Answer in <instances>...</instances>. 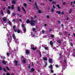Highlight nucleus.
I'll return each mask as SVG.
<instances>
[{"mask_svg":"<svg viewBox=\"0 0 75 75\" xmlns=\"http://www.w3.org/2000/svg\"><path fill=\"white\" fill-rule=\"evenodd\" d=\"M37 23V21H36V20L33 21V20H32L30 22V24H31V25L34 26V25H35V23Z\"/></svg>","mask_w":75,"mask_h":75,"instance_id":"nucleus-1","label":"nucleus"},{"mask_svg":"<svg viewBox=\"0 0 75 75\" xmlns=\"http://www.w3.org/2000/svg\"><path fill=\"white\" fill-rule=\"evenodd\" d=\"M31 48L32 50H35L37 49V48H34V45H31Z\"/></svg>","mask_w":75,"mask_h":75,"instance_id":"nucleus-2","label":"nucleus"},{"mask_svg":"<svg viewBox=\"0 0 75 75\" xmlns=\"http://www.w3.org/2000/svg\"><path fill=\"white\" fill-rule=\"evenodd\" d=\"M16 43H17L18 44H19V41H18V39H16V40H14Z\"/></svg>","mask_w":75,"mask_h":75,"instance_id":"nucleus-3","label":"nucleus"},{"mask_svg":"<svg viewBox=\"0 0 75 75\" xmlns=\"http://www.w3.org/2000/svg\"><path fill=\"white\" fill-rule=\"evenodd\" d=\"M12 36H13V39H14V40H16V36H15V34H13Z\"/></svg>","mask_w":75,"mask_h":75,"instance_id":"nucleus-4","label":"nucleus"},{"mask_svg":"<svg viewBox=\"0 0 75 75\" xmlns=\"http://www.w3.org/2000/svg\"><path fill=\"white\" fill-rule=\"evenodd\" d=\"M35 7L36 8L37 10H39V8H38V6H37V2H35Z\"/></svg>","mask_w":75,"mask_h":75,"instance_id":"nucleus-5","label":"nucleus"},{"mask_svg":"<svg viewBox=\"0 0 75 75\" xmlns=\"http://www.w3.org/2000/svg\"><path fill=\"white\" fill-rule=\"evenodd\" d=\"M2 63L4 64V65H6V62L5 61V60H2Z\"/></svg>","mask_w":75,"mask_h":75,"instance_id":"nucleus-6","label":"nucleus"},{"mask_svg":"<svg viewBox=\"0 0 75 75\" xmlns=\"http://www.w3.org/2000/svg\"><path fill=\"white\" fill-rule=\"evenodd\" d=\"M15 28H16V25H14L13 26V30L15 32H17V30H16L15 29Z\"/></svg>","mask_w":75,"mask_h":75,"instance_id":"nucleus-7","label":"nucleus"},{"mask_svg":"<svg viewBox=\"0 0 75 75\" xmlns=\"http://www.w3.org/2000/svg\"><path fill=\"white\" fill-rule=\"evenodd\" d=\"M52 59H51V58H50L49 59V61L50 63H52Z\"/></svg>","mask_w":75,"mask_h":75,"instance_id":"nucleus-8","label":"nucleus"},{"mask_svg":"<svg viewBox=\"0 0 75 75\" xmlns=\"http://www.w3.org/2000/svg\"><path fill=\"white\" fill-rule=\"evenodd\" d=\"M3 21L4 22L7 21V18H3Z\"/></svg>","mask_w":75,"mask_h":75,"instance_id":"nucleus-9","label":"nucleus"},{"mask_svg":"<svg viewBox=\"0 0 75 75\" xmlns=\"http://www.w3.org/2000/svg\"><path fill=\"white\" fill-rule=\"evenodd\" d=\"M37 52H38V53L39 54L40 57L41 58V52L39 50H37Z\"/></svg>","mask_w":75,"mask_h":75,"instance_id":"nucleus-10","label":"nucleus"},{"mask_svg":"<svg viewBox=\"0 0 75 75\" xmlns=\"http://www.w3.org/2000/svg\"><path fill=\"white\" fill-rule=\"evenodd\" d=\"M35 71V69H34L33 68H32L31 69V71H30V72H34Z\"/></svg>","mask_w":75,"mask_h":75,"instance_id":"nucleus-11","label":"nucleus"},{"mask_svg":"<svg viewBox=\"0 0 75 75\" xmlns=\"http://www.w3.org/2000/svg\"><path fill=\"white\" fill-rule=\"evenodd\" d=\"M49 68H50L51 69H52V64H50V66H49Z\"/></svg>","mask_w":75,"mask_h":75,"instance_id":"nucleus-12","label":"nucleus"},{"mask_svg":"<svg viewBox=\"0 0 75 75\" xmlns=\"http://www.w3.org/2000/svg\"><path fill=\"white\" fill-rule=\"evenodd\" d=\"M30 21L29 20L27 19V20H26V23H27V24H29V23H30Z\"/></svg>","mask_w":75,"mask_h":75,"instance_id":"nucleus-13","label":"nucleus"},{"mask_svg":"<svg viewBox=\"0 0 75 75\" xmlns=\"http://www.w3.org/2000/svg\"><path fill=\"white\" fill-rule=\"evenodd\" d=\"M56 13L59 14H61V12H60L59 11H56Z\"/></svg>","mask_w":75,"mask_h":75,"instance_id":"nucleus-14","label":"nucleus"},{"mask_svg":"<svg viewBox=\"0 0 75 75\" xmlns=\"http://www.w3.org/2000/svg\"><path fill=\"white\" fill-rule=\"evenodd\" d=\"M12 4H16V2L15 1L13 0V1H12Z\"/></svg>","mask_w":75,"mask_h":75,"instance_id":"nucleus-15","label":"nucleus"},{"mask_svg":"<svg viewBox=\"0 0 75 75\" xmlns=\"http://www.w3.org/2000/svg\"><path fill=\"white\" fill-rule=\"evenodd\" d=\"M23 5L24 6V7L25 8H27V5L26 4L24 3L23 4Z\"/></svg>","mask_w":75,"mask_h":75,"instance_id":"nucleus-16","label":"nucleus"},{"mask_svg":"<svg viewBox=\"0 0 75 75\" xmlns=\"http://www.w3.org/2000/svg\"><path fill=\"white\" fill-rule=\"evenodd\" d=\"M22 61L23 64H25L26 62V61L25 60V59H24Z\"/></svg>","mask_w":75,"mask_h":75,"instance_id":"nucleus-17","label":"nucleus"},{"mask_svg":"<svg viewBox=\"0 0 75 75\" xmlns=\"http://www.w3.org/2000/svg\"><path fill=\"white\" fill-rule=\"evenodd\" d=\"M23 31L24 32V33H25L26 32V28H24L23 29Z\"/></svg>","mask_w":75,"mask_h":75,"instance_id":"nucleus-18","label":"nucleus"},{"mask_svg":"<svg viewBox=\"0 0 75 75\" xmlns=\"http://www.w3.org/2000/svg\"><path fill=\"white\" fill-rule=\"evenodd\" d=\"M18 11L20 12V7H18Z\"/></svg>","mask_w":75,"mask_h":75,"instance_id":"nucleus-19","label":"nucleus"},{"mask_svg":"<svg viewBox=\"0 0 75 75\" xmlns=\"http://www.w3.org/2000/svg\"><path fill=\"white\" fill-rule=\"evenodd\" d=\"M56 6L58 7V8H59V9L61 8V7H59V4H57L56 5Z\"/></svg>","mask_w":75,"mask_h":75,"instance_id":"nucleus-20","label":"nucleus"},{"mask_svg":"<svg viewBox=\"0 0 75 75\" xmlns=\"http://www.w3.org/2000/svg\"><path fill=\"white\" fill-rule=\"evenodd\" d=\"M7 13H8V14H10V10H9L8 9L7 10Z\"/></svg>","mask_w":75,"mask_h":75,"instance_id":"nucleus-21","label":"nucleus"},{"mask_svg":"<svg viewBox=\"0 0 75 75\" xmlns=\"http://www.w3.org/2000/svg\"><path fill=\"white\" fill-rule=\"evenodd\" d=\"M50 45H53V42H52V41H50Z\"/></svg>","mask_w":75,"mask_h":75,"instance_id":"nucleus-22","label":"nucleus"},{"mask_svg":"<svg viewBox=\"0 0 75 75\" xmlns=\"http://www.w3.org/2000/svg\"><path fill=\"white\" fill-rule=\"evenodd\" d=\"M1 13L2 15H4V13H3V10H1Z\"/></svg>","mask_w":75,"mask_h":75,"instance_id":"nucleus-23","label":"nucleus"},{"mask_svg":"<svg viewBox=\"0 0 75 75\" xmlns=\"http://www.w3.org/2000/svg\"><path fill=\"white\" fill-rule=\"evenodd\" d=\"M45 65H44V67H46V66H47V62H45Z\"/></svg>","mask_w":75,"mask_h":75,"instance_id":"nucleus-24","label":"nucleus"},{"mask_svg":"<svg viewBox=\"0 0 75 75\" xmlns=\"http://www.w3.org/2000/svg\"><path fill=\"white\" fill-rule=\"evenodd\" d=\"M8 24L10 25H11V21H8Z\"/></svg>","mask_w":75,"mask_h":75,"instance_id":"nucleus-25","label":"nucleus"},{"mask_svg":"<svg viewBox=\"0 0 75 75\" xmlns=\"http://www.w3.org/2000/svg\"><path fill=\"white\" fill-rule=\"evenodd\" d=\"M22 9L23 10V11L25 12V13L26 12L25 11V9H24V7H23V6L22 7Z\"/></svg>","mask_w":75,"mask_h":75,"instance_id":"nucleus-26","label":"nucleus"},{"mask_svg":"<svg viewBox=\"0 0 75 75\" xmlns=\"http://www.w3.org/2000/svg\"><path fill=\"white\" fill-rule=\"evenodd\" d=\"M43 59L44 61H47V58L46 57H44L43 58Z\"/></svg>","mask_w":75,"mask_h":75,"instance_id":"nucleus-27","label":"nucleus"},{"mask_svg":"<svg viewBox=\"0 0 75 75\" xmlns=\"http://www.w3.org/2000/svg\"><path fill=\"white\" fill-rule=\"evenodd\" d=\"M26 54H29V50H27L26 51Z\"/></svg>","mask_w":75,"mask_h":75,"instance_id":"nucleus-28","label":"nucleus"},{"mask_svg":"<svg viewBox=\"0 0 75 75\" xmlns=\"http://www.w3.org/2000/svg\"><path fill=\"white\" fill-rule=\"evenodd\" d=\"M21 27H22V28H24L25 27V25H24V24H22L21 25Z\"/></svg>","mask_w":75,"mask_h":75,"instance_id":"nucleus-29","label":"nucleus"},{"mask_svg":"<svg viewBox=\"0 0 75 75\" xmlns=\"http://www.w3.org/2000/svg\"><path fill=\"white\" fill-rule=\"evenodd\" d=\"M72 9H70V11H69V14H71V12H72Z\"/></svg>","mask_w":75,"mask_h":75,"instance_id":"nucleus-30","label":"nucleus"},{"mask_svg":"<svg viewBox=\"0 0 75 75\" xmlns=\"http://www.w3.org/2000/svg\"><path fill=\"white\" fill-rule=\"evenodd\" d=\"M18 33H20V30L18 29V30H17Z\"/></svg>","mask_w":75,"mask_h":75,"instance_id":"nucleus-31","label":"nucleus"},{"mask_svg":"<svg viewBox=\"0 0 75 75\" xmlns=\"http://www.w3.org/2000/svg\"><path fill=\"white\" fill-rule=\"evenodd\" d=\"M51 37H52V38H54V35L52 34L51 35Z\"/></svg>","mask_w":75,"mask_h":75,"instance_id":"nucleus-32","label":"nucleus"},{"mask_svg":"<svg viewBox=\"0 0 75 75\" xmlns=\"http://www.w3.org/2000/svg\"><path fill=\"white\" fill-rule=\"evenodd\" d=\"M14 62H15V64H16V65H17V64L18 63V61H15Z\"/></svg>","mask_w":75,"mask_h":75,"instance_id":"nucleus-33","label":"nucleus"},{"mask_svg":"<svg viewBox=\"0 0 75 75\" xmlns=\"http://www.w3.org/2000/svg\"><path fill=\"white\" fill-rule=\"evenodd\" d=\"M57 42L59 43V44H61V40H57Z\"/></svg>","mask_w":75,"mask_h":75,"instance_id":"nucleus-34","label":"nucleus"},{"mask_svg":"<svg viewBox=\"0 0 75 75\" xmlns=\"http://www.w3.org/2000/svg\"><path fill=\"white\" fill-rule=\"evenodd\" d=\"M62 15H65V13H64V11H62Z\"/></svg>","mask_w":75,"mask_h":75,"instance_id":"nucleus-35","label":"nucleus"},{"mask_svg":"<svg viewBox=\"0 0 75 75\" xmlns=\"http://www.w3.org/2000/svg\"><path fill=\"white\" fill-rule=\"evenodd\" d=\"M14 5H12V7H11V9H12V10H13L14 9Z\"/></svg>","mask_w":75,"mask_h":75,"instance_id":"nucleus-36","label":"nucleus"},{"mask_svg":"<svg viewBox=\"0 0 75 75\" xmlns=\"http://www.w3.org/2000/svg\"><path fill=\"white\" fill-rule=\"evenodd\" d=\"M12 14L13 15V16L14 17V16H15L16 15V14L15 13H12Z\"/></svg>","mask_w":75,"mask_h":75,"instance_id":"nucleus-37","label":"nucleus"},{"mask_svg":"<svg viewBox=\"0 0 75 75\" xmlns=\"http://www.w3.org/2000/svg\"><path fill=\"white\" fill-rule=\"evenodd\" d=\"M57 3V2H55L54 1H52V4H55Z\"/></svg>","mask_w":75,"mask_h":75,"instance_id":"nucleus-38","label":"nucleus"},{"mask_svg":"<svg viewBox=\"0 0 75 75\" xmlns=\"http://www.w3.org/2000/svg\"><path fill=\"white\" fill-rule=\"evenodd\" d=\"M48 47H44V48L45 49V50H48Z\"/></svg>","mask_w":75,"mask_h":75,"instance_id":"nucleus-39","label":"nucleus"},{"mask_svg":"<svg viewBox=\"0 0 75 75\" xmlns=\"http://www.w3.org/2000/svg\"><path fill=\"white\" fill-rule=\"evenodd\" d=\"M51 11V12H52V13H53L54 11V9L52 8V10Z\"/></svg>","mask_w":75,"mask_h":75,"instance_id":"nucleus-40","label":"nucleus"},{"mask_svg":"<svg viewBox=\"0 0 75 75\" xmlns=\"http://www.w3.org/2000/svg\"><path fill=\"white\" fill-rule=\"evenodd\" d=\"M8 41H7V42H8L9 43H10V42H11V40H9V39H8Z\"/></svg>","mask_w":75,"mask_h":75,"instance_id":"nucleus-41","label":"nucleus"},{"mask_svg":"<svg viewBox=\"0 0 75 75\" xmlns=\"http://www.w3.org/2000/svg\"><path fill=\"white\" fill-rule=\"evenodd\" d=\"M42 32L43 34H44V33H45V31L44 30H42Z\"/></svg>","mask_w":75,"mask_h":75,"instance_id":"nucleus-42","label":"nucleus"},{"mask_svg":"<svg viewBox=\"0 0 75 75\" xmlns=\"http://www.w3.org/2000/svg\"><path fill=\"white\" fill-rule=\"evenodd\" d=\"M32 29L33 30V31H35V28H32Z\"/></svg>","mask_w":75,"mask_h":75,"instance_id":"nucleus-43","label":"nucleus"},{"mask_svg":"<svg viewBox=\"0 0 75 75\" xmlns=\"http://www.w3.org/2000/svg\"><path fill=\"white\" fill-rule=\"evenodd\" d=\"M6 55H7V56H8V57H9V56H10V55H9V53H8V52H7L6 53Z\"/></svg>","mask_w":75,"mask_h":75,"instance_id":"nucleus-44","label":"nucleus"},{"mask_svg":"<svg viewBox=\"0 0 75 75\" xmlns=\"http://www.w3.org/2000/svg\"><path fill=\"white\" fill-rule=\"evenodd\" d=\"M6 69H7V70H8V71H10V69H9V68H8V67H6Z\"/></svg>","mask_w":75,"mask_h":75,"instance_id":"nucleus-45","label":"nucleus"},{"mask_svg":"<svg viewBox=\"0 0 75 75\" xmlns=\"http://www.w3.org/2000/svg\"><path fill=\"white\" fill-rule=\"evenodd\" d=\"M53 8H55V6L54 5H53Z\"/></svg>","mask_w":75,"mask_h":75,"instance_id":"nucleus-46","label":"nucleus"},{"mask_svg":"<svg viewBox=\"0 0 75 75\" xmlns=\"http://www.w3.org/2000/svg\"><path fill=\"white\" fill-rule=\"evenodd\" d=\"M38 13H40L41 12V10H39L38 11Z\"/></svg>","mask_w":75,"mask_h":75,"instance_id":"nucleus-47","label":"nucleus"},{"mask_svg":"<svg viewBox=\"0 0 75 75\" xmlns=\"http://www.w3.org/2000/svg\"><path fill=\"white\" fill-rule=\"evenodd\" d=\"M19 21H20V22H21H21H22V20H21V19H19Z\"/></svg>","mask_w":75,"mask_h":75,"instance_id":"nucleus-48","label":"nucleus"},{"mask_svg":"<svg viewBox=\"0 0 75 75\" xmlns=\"http://www.w3.org/2000/svg\"><path fill=\"white\" fill-rule=\"evenodd\" d=\"M8 9H10V8H11V7L10 6H8Z\"/></svg>","mask_w":75,"mask_h":75,"instance_id":"nucleus-49","label":"nucleus"},{"mask_svg":"<svg viewBox=\"0 0 75 75\" xmlns=\"http://www.w3.org/2000/svg\"><path fill=\"white\" fill-rule=\"evenodd\" d=\"M51 72L52 73H53V72H54V71L52 70H51Z\"/></svg>","mask_w":75,"mask_h":75,"instance_id":"nucleus-50","label":"nucleus"},{"mask_svg":"<svg viewBox=\"0 0 75 75\" xmlns=\"http://www.w3.org/2000/svg\"><path fill=\"white\" fill-rule=\"evenodd\" d=\"M58 23H59V24L60 23H61V21H58Z\"/></svg>","mask_w":75,"mask_h":75,"instance_id":"nucleus-51","label":"nucleus"},{"mask_svg":"<svg viewBox=\"0 0 75 75\" xmlns=\"http://www.w3.org/2000/svg\"><path fill=\"white\" fill-rule=\"evenodd\" d=\"M65 4H66V2H64L63 3V5H65Z\"/></svg>","mask_w":75,"mask_h":75,"instance_id":"nucleus-52","label":"nucleus"},{"mask_svg":"<svg viewBox=\"0 0 75 75\" xmlns=\"http://www.w3.org/2000/svg\"><path fill=\"white\" fill-rule=\"evenodd\" d=\"M4 71H5V72H6V69L5 68H4Z\"/></svg>","mask_w":75,"mask_h":75,"instance_id":"nucleus-53","label":"nucleus"},{"mask_svg":"<svg viewBox=\"0 0 75 75\" xmlns=\"http://www.w3.org/2000/svg\"><path fill=\"white\" fill-rule=\"evenodd\" d=\"M62 54V52H60V54H59V55H60V56H61Z\"/></svg>","mask_w":75,"mask_h":75,"instance_id":"nucleus-54","label":"nucleus"},{"mask_svg":"<svg viewBox=\"0 0 75 75\" xmlns=\"http://www.w3.org/2000/svg\"><path fill=\"white\" fill-rule=\"evenodd\" d=\"M66 20L67 21L68 20H69V18L67 17V18H66Z\"/></svg>","mask_w":75,"mask_h":75,"instance_id":"nucleus-55","label":"nucleus"},{"mask_svg":"<svg viewBox=\"0 0 75 75\" xmlns=\"http://www.w3.org/2000/svg\"><path fill=\"white\" fill-rule=\"evenodd\" d=\"M55 67L58 68V65H55Z\"/></svg>","mask_w":75,"mask_h":75,"instance_id":"nucleus-56","label":"nucleus"},{"mask_svg":"<svg viewBox=\"0 0 75 75\" xmlns=\"http://www.w3.org/2000/svg\"><path fill=\"white\" fill-rule=\"evenodd\" d=\"M47 18H50V16H49L47 15Z\"/></svg>","mask_w":75,"mask_h":75,"instance_id":"nucleus-57","label":"nucleus"},{"mask_svg":"<svg viewBox=\"0 0 75 75\" xmlns=\"http://www.w3.org/2000/svg\"><path fill=\"white\" fill-rule=\"evenodd\" d=\"M6 75H10V74H9V73H7L6 74Z\"/></svg>","mask_w":75,"mask_h":75,"instance_id":"nucleus-58","label":"nucleus"},{"mask_svg":"<svg viewBox=\"0 0 75 75\" xmlns=\"http://www.w3.org/2000/svg\"><path fill=\"white\" fill-rule=\"evenodd\" d=\"M62 69L63 70H65V68L62 67Z\"/></svg>","mask_w":75,"mask_h":75,"instance_id":"nucleus-59","label":"nucleus"},{"mask_svg":"<svg viewBox=\"0 0 75 75\" xmlns=\"http://www.w3.org/2000/svg\"><path fill=\"white\" fill-rule=\"evenodd\" d=\"M70 45L71 46H73V44H72V43H71Z\"/></svg>","mask_w":75,"mask_h":75,"instance_id":"nucleus-60","label":"nucleus"},{"mask_svg":"<svg viewBox=\"0 0 75 75\" xmlns=\"http://www.w3.org/2000/svg\"><path fill=\"white\" fill-rule=\"evenodd\" d=\"M72 3H73V2H71V6L72 5Z\"/></svg>","mask_w":75,"mask_h":75,"instance_id":"nucleus-61","label":"nucleus"},{"mask_svg":"<svg viewBox=\"0 0 75 75\" xmlns=\"http://www.w3.org/2000/svg\"><path fill=\"white\" fill-rule=\"evenodd\" d=\"M1 69H1V66H0V70L1 71Z\"/></svg>","mask_w":75,"mask_h":75,"instance_id":"nucleus-62","label":"nucleus"},{"mask_svg":"<svg viewBox=\"0 0 75 75\" xmlns=\"http://www.w3.org/2000/svg\"><path fill=\"white\" fill-rule=\"evenodd\" d=\"M64 62H65V63H66V62H67V61L65 60H64Z\"/></svg>","mask_w":75,"mask_h":75,"instance_id":"nucleus-63","label":"nucleus"},{"mask_svg":"<svg viewBox=\"0 0 75 75\" xmlns=\"http://www.w3.org/2000/svg\"><path fill=\"white\" fill-rule=\"evenodd\" d=\"M73 35L74 36V37H75V34L73 33Z\"/></svg>","mask_w":75,"mask_h":75,"instance_id":"nucleus-64","label":"nucleus"}]
</instances>
